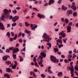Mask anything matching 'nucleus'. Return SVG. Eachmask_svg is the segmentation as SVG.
Masks as SVG:
<instances>
[{
	"instance_id": "obj_1",
	"label": "nucleus",
	"mask_w": 78,
	"mask_h": 78,
	"mask_svg": "<svg viewBox=\"0 0 78 78\" xmlns=\"http://www.w3.org/2000/svg\"><path fill=\"white\" fill-rule=\"evenodd\" d=\"M8 10L6 9H4L3 11L4 13H2V15L1 17V19L2 20H5L4 19L5 18L6 19H9V13L11 12V9Z\"/></svg>"
},
{
	"instance_id": "obj_2",
	"label": "nucleus",
	"mask_w": 78,
	"mask_h": 78,
	"mask_svg": "<svg viewBox=\"0 0 78 78\" xmlns=\"http://www.w3.org/2000/svg\"><path fill=\"white\" fill-rule=\"evenodd\" d=\"M42 37L44 38L43 41L44 42H50V40H51V38H50V36L47 35L46 33H44L42 36Z\"/></svg>"
},
{
	"instance_id": "obj_3",
	"label": "nucleus",
	"mask_w": 78,
	"mask_h": 78,
	"mask_svg": "<svg viewBox=\"0 0 78 78\" xmlns=\"http://www.w3.org/2000/svg\"><path fill=\"white\" fill-rule=\"evenodd\" d=\"M51 60L52 62H54V63H56V62H58L59 61V59H57L56 58V57L51 55V56L50 57Z\"/></svg>"
},
{
	"instance_id": "obj_4",
	"label": "nucleus",
	"mask_w": 78,
	"mask_h": 78,
	"mask_svg": "<svg viewBox=\"0 0 78 78\" xmlns=\"http://www.w3.org/2000/svg\"><path fill=\"white\" fill-rule=\"evenodd\" d=\"M9 49L10 50H13L12 54H14L15 53H17L19 51V48H16V49L14 48L12 46L11 47H9Z\"/></svg>"
},
{
	"instance_id": "obj_5",
	"label": "nucleus",
	"mask_w": 78,
	"mask_h": 78,
	"mask_svg": "<svg viewBox=\"0 0 78 78\" xmlns=\"http://www.w3.org/2000/svg\"><path fill=\"white\" fill-rule=\"evenodd\" d=\"M39 58H38L39 59H40V62H38V64L39 65H41L40 66L41 67H44V65L42 64V62H43V60H42V59H43V57L41 56H39Z\"/></svg>"
},
{
	"instance_id": "obj_6",
	"label": "nucleus",
	"mask_w": 78,
	"mask_h": 78,
	"mask_svg": "<svg viewBox=\"0 0 78 78\" xmlns=\"http://www.w3.org/2000/svg\"><path fill=\"white\" fill-rule=\"evenodd\" d=\"M72 13H73V11L72 10H69L67 11L66 12L67 16L68 17L70 16V15L72 14Z\"/></svg>"
},
{
	"instance_id": "obj_7",
	"label": "nucleus",
	"mask_w": 78,
	"mask_h": 78,
	"mask_svg": "<svg viewBox=\"0 0 78 78\" xmlns=\"http://www.w3.org/2000/svg\"><path fill=\"white\" fill-rule=\"evenodd\" d=\"M19 19V16H15L12 18V21L13 22H16V21L17 20Z\"/></svg>"
},
{
	"instance_id": "obj_8",
	"label": "nucleus",
	"mask_w": 78,
	"mask_h": 78,
	"mask_svg": "<svg viewBox=\"0 0 78 78\" xmlns=\"http://www.w3.org/2000/svg\"><path fill=\"white\" fill-rule=\"evenodd\" d=\"M64 32H65V31H63L62 32L60 33L59 34L60 36H62V37L63 38L65 37L66 36V34L64 33Z\"/></svg>"
},
{
	"instance_id": "obj_9",
	"label": "nucleus",
	"mask_w": 78,
	"mask_h": 78,
	"mask_svg": "<svg viewBox=\"0 0 78 78\" xmlns=\"http://www.w3.org/2000/svg\"><path fill=\"white\" fill-rule=\"evenodd\" d=\"M6 71L8 73H13V71H12V69L8 68L6 69Z\"/></svg>"
},
{
	"instance_id": "obj_10",
	"label": "nucleus",
	"mask_w": 78,
	"mask_h": 78,
	"mask_svg": "<svg viewBox=\"0 0 78 78\" xmlns=\"http://www.w3.org/2000/svg\"><path fill=\"white\" fill-rule=\"evenodd\" d=\"M14 63H15V64H14V65L12 66V69H15L16 68V67H17V66L18 63L17 62L15 61Z\"/></svg>"
},
{
	"instance_id": "obj_11",
	"label": "nucleus",
	"mask_w": 78,
	"mask_h": 78,
	"mask_svg": "<svg viewBox=\"0 0 78 78\" xmlns=\"http://www.w3.org/2000/svg\"><path fill=\"white\" fill-rule=\"evenodd\" d=\"M8 58H9L10 57H9V55H6L4 56L2 58L3 61H7V59Z\"/></svg>"
},
{
	"instance_id": "obj_12",
	"label": "nucleus",
	"mask_w": 78,
	"mask_h": 78,
	"mask_svg": "<svg viewBox=\"0 0 78 78\" xmlns=\"http://www.w3.org/2000/svg\"><path fill=\"white\" fill-rule=\"evenodd\" d=\"M71 29L72 28H71V26H68L67 29V33H70V32H71Z\"/></svg>"
},
{
	"instance_id": "obj_13",
	"label": "nucleus",
	"mask_w": 78,
	"mask_h": 78,
	"mask_svg": "<svg viewBox=\"0 0 78 78\" xmlns=\"http://www.w3.org/2000/svg\"><path fill=\"white\" fill-rule=\"evenodd\" d=\"M40 55H39V56H42V57L43 58H45L46 57V54L45 53L43 52H42L40 53Z\"/></svg>"
},
{
	"instance_id": "obj_14",
	"label": "nucleus",
	"mask_w": 78,
	"mask_h": 78,
	"mask_svg": "<svg viewBox=\"0 0 78 78\" xmlns=\"http://www.w3.org/2000/svg\"><path fill=\"white\" fill-rule=\"evenodd\" d=\"M0 28L2 30H5L4 25H3V24L2 23H0Z\"/></svg>"
},
{
	"instance_id": "obj_15",
	"label": "nucleus",
	"mask_w": 78,
	"mask_h": 78,
	"mask_svg": "<svg viewBox=\"0 0 78 78\" xmlns=\"http://www.w3.org/2000/svg\"><path fill=\"white\" fill-rule=\"evenodd\" d=\"M71 67L69 66L68 68V69L70 70V71H71V70H74V69H73V66L72 65H71Z\"/></svg>"
},
{
	"instance_id": "obj_16",
	"label": "nucleus",
	"mask_w": 78,
	"mask_h": 78,
	"mask_svg": "<svg viewBox=\"0 0 78 78\" xmlns=\"http://www.w3.org/2000/svg\"><path fill=\"white\" fill-rule=\"evenodd\" d=\"M55 3V1L54 0H50L49 1V2H48L49 5H50L51 4H53Z\"/></svg>"
},
{
	"instance_id": "obj_17",
	"label": "nucleus",
	"mask_w": 78,
	"mask_h": 78,
	"mask_svg": "<svg viewBox=\"0 0 78 78\" xmlns=\"http://www.w3.org/2000/svg\"><path fill=\"white\" fill-rule=\"evenodd\" d=\"M71 8H72V9H73V11H76V6L75 5H72L70 7Z\"/></svg>"
},
{
	"instance_id": "obj_18",
	"label": "nucleus",
	"mask_w": 78,
	"mask_h": 78,
	"mask_svg": "<svg viewBox=\"0 0 78 78\" xmlns=\"http://www.w3.org/2000/svg\"><path fill=\"white\" fill-rule=\"evenodd\" d=\"M62 9L64 11H66V10H67V7H65L64 5H63L62 6Z\"/></svg>"
},
{
	"instance_id": "obj_19",
	"label": "nucleus",
	"mask_w": 78,
	"mask_h": 78,
	"mask_svg": "<svg viewBox=\"0 0 78 78\" xmlns=\"http://www.w3.org/2000/svg\"><path fill=\"white\" fill-rule=\"evenodd\" d=\"M37 25H35L33 27L31 28L32 30H34V31H35L36 28H37Z\"/></svg>"
},
{
	"instance_id": "obj_20",
	"label": "nucleus",
	"mask_w": 78,
	"mask_h": 78,
	"mask_svg": "<svg viewBox=\"0 0 78 78\" xmlns=\"http://www.w3.org/2000/svg\"><path fill=\"white\" fill-rule=\"evenodd\" d=\"M57 42H59L60 44H62V41L61 40H59V39H58L56 40Z\"/></svg>"
},
{
	"instance_id": "obj_21",
	"label": "nucleus",
	"mask_w": 78,
	"mask_h": 78,
	"mask_svg": "<svg viewBox=\"0 0 78 78\" xmlns=\"http://www.w3.org/2000/svg\"><path fill=\"white\" fill-rule=\"evenodd\" d=\"M71 77H73L74 76V70H71Z\"/></svg>"
},
{
	"instance_id": "obj_22",
	"label": "nucleus",
	"mask_w": 78,
	"mask_h": 78,
	"mask_svg": "<svg viewBox=\"0 0 78 78\" xmlns=\"http://www.w3.org/2000/svg\"><path fill=\"white\" fill-rule=\"evenodd\" d=\"M58 76H62V72H59L58 73Z\"/></svg>"
},
{
	"instance_id": "obj_23",
	"label": "nucleus",
	"mask_w": 78,
	"mask_h": 78,
	"mask_svg": "<svg viewBox=\"0 0 78 78\" xmlns=\"http://www.w3.org/2000/svg\"><path fill=\"white\" fill-rule=\"evenodd\" d=\"M4 76L5 77H6L7 76V78H10V76L9 75L8 73H6L4 75Z\"/></svg>"
},
{
	"instance_id": "obj_24",
	"label": "nucleus",
	"mask_w": 78,
	"mask_h": 78,
	"mask_svg": "<svg viewBox=\"0 0 78 78\" xmlns=\"http://www.w3.org/2000/svg\"><path fill=\"white\" fill-rule=\"evenodd\" d=\"M37 16L39 17L40 19L42 18V15L40 13H38V15H37Z\"/></svg>"
},
{
	"instance_id": "obj_25",
	"label": "nucleus",
	"mask_w": 78,
	"mask_h": 78,
	"mask_svg": "<svg viewBox=\"0 0 78 78\" xmlns=\"http://www.w3.org/2000/svg\"><path fill=\"white\" fill-rule=\"evenodd\" d=\"M25 25L26 27H28V26H30V25H31V24H29L28 23V22H25Z\"/></svg>"
},
{
	"instance_id": "obj_26",
	"label": "nucleus",
	"mask_w": 78,
	"mask_h": 78,
	"mask_svg": "<svg viewBox=\"0 0 78 78\" xmlns=\"http://www.w3.org/2000/svg\"><path fill=\"white\" fill-rule=\"evenodd\" d=\"M73 16H74V17H75L76 16H77V13L76 12H73Z\"/></svg>"
},
{
	"instance_id": "obj_27",
	"label": "nucleus",
	"mask_w": 78,
	"mask_h": 78,
	"mask_svg": "<svg viewBox=\"0 0 78 78\" xmlns=\"http://www.w3.org/2000/svg\"><path fill=\"white\" fill-rule=\"evenodd\" d=\"M10 34L9 32H8L6 34V35L7 36H8V37H10Z\"/></svg>"
},
{
	"instance_id": "obj_28",
	"label": "nucleus",
	"mask_w": 78,
	"mask_h": 78,
	"mask_svg": "<svg viewBox=\"0 0 78 78\" xmlns=\"http://www.w3.org/2000/svg\"><path fill=\"white\" fill-rule=\"evenodd\" d=\"M74 69L78 71V66H75Z\"/></svg>"
},
{
	"instance_id": "obj_29",
	"label": "nucleus",
	"mask_w": 78,
	"mask_h": 78,
	"mask_svg": "<svg viewBox=\"0 0 78 78\" xmlns=\"http://www.w3.org/2000/svg\"><path fill=\"white\" fill-rule=\"evenodd\" d=\"M54 50L55 51V52L56 53V52H58L59 51V50H58V48H54Z\"/></svg>"
},
{
	"instance_id": "obj_30",
	"label": "nucleus",
	"mask_w": 78,
	"mask_h": 78,
	"mask_svg": "<svg viewBox=\"0 0 78 78\" xmlns=\"http://www.w3.org/2000/svg\"><path fill=\"white\" fill-rule=\"evenodd\" d=\"M47 45L49 46V47L50 48H51V44L50 43H47Z\"/></svg>"
},
{
	"instance_id": "obj_31",
	"label": "nucleus",
	"mask_w": 78,
	"mask_h": 78,
	"mask_svg": "<svg viewBox=\"0 0 78 78\" xmlns=\"http://www.w3.org/2000/svg\"><path fill=\"white\" fill-rule=\"evenodd\" d=\"M12 56H13L14 59H16V55L13 54L12 55Z\"/></svg>"
},
{
	"instance_id": "obj_32",
	"label": "nucleus",
	"mask_w": 78,
	"mask_h": 78,
	"mask_svg": "<svg viewBox=\"0 0 78 78\" xmlns=\"http://www.w3.org/2000/svg\"><path fill=\"white\" fill-rule=\"evenodd\" d=\"M18 41L20 43H22V42H23V40L22 39H20L18 40Z\"/></svg>"
},
{
	"instance_id": "obj_33",
	"label": "nucleus",
	"mask_w": 78,
	"mask_h": 78,
	"mask_svg": "<svg viewBox=\"0 0 78 78\" xmlns=\"http://www.w3.org/2000/svg\"><path fill=\"white\" fill-rule=\"evenodd\" d=\"M17 25V23H13L12 24V27H15V26H16V25Z\"/></svg>"
},
{
	"instance_id": "obj_34",
	"label": "nucleus",
	"mask_w": 78,
	"mask_h": 78,
	"mask_svg": "<svg viewBox=\"0 0 78 78\" xmlns=\"http://www.w3.org/2000/svg\"><path fill=\"white\" fill-rule=\"evenodd\" d=\"M28 10L27 9H24L23 10V12L24 13H25L27 12V11Z\"/></svg>"
},
{
	"instance_id": "obj_35",
	"label": "nucleus",
	"mask_w": 78,
	"mask_h": 78,
	"mask_svg": "<svg viewBox=\"0 0 78 78\" xmlns=\"http://www.w3.org/2000/svg\"><path fill=\"white\" fill-rule=\"evenodd\" d=\"M65 22L66 23H69V20L67 19H65Z\"/></svg>"
},
{
	"instance_id": "obj_36",
	"label": "nucleus",
	"mask_w": 78,
	"mask_h": 78,
	"mask_svg": "<svg viewBox=\"0 0 78 78\" xmlns=\"http://www.w3.org/2000/svg\"><path fill=\"white\" fill-rule=\"evenodd\" d=\"M5 63L7 64V65H9L11 64V62L9 61L8 62H5Z\"/></svg>"
},
{
	"instance_id": "obj_37",
	"label": "nucleus",
	"mask_w": 78,
	"mask_h": 78,
	"mask_svg": "<svg viewBox=\"0 0 78 78\" xmlns=\"http://www.w3.org/2000/svg\"><path fill=\"white\" fill-rule=\"evenodd\" d=\"M73 60L74 59V58H75L76 57V55H75V54L74 53H73Z\"/></svg>"
},
{
	"instance_id": "obj_38",
	"label": "nucleus",
	"mask_w": 78,
	"mask_h": 78,
	"mask_svg": "<svg viewBox=\"0 0 78 78\" xmlns=\"http://www.w3.org/2000/svg\"><path fill=\"white\" fill-rule=\"evenodd\" d=\"M33 61L34 62H36V57H34L33 59Z\"/></svg>"
},
{
	"instance_id": "obj_39",
	"label": "nucleus",
	"mask_w": 78,
	"mask_h": 78,
	"mask_svg": "<svg viewBox=\"0 0 78 78\" xmlns=\"http://www.w3.org/2000/svg\"><path fill=\"white\" fill-rule=\"evenodd\" d=\"M41 76L42 78H44L45 77V75L44 74H41Z\"/></svg>"
},
{
	"instance_id": "obj_40",
	"label": "nucleus",
	"mask_w": 78,
	"mask_h": 78,
	"mask_svg": "<svg viewBox=\"0 0 78 78\" xmlns=\"http://www.w3.org/2000/svg\"><path fill=\"white\" fill-rule=\"evenodd\" d=\"M9 49H8L5 50V52L6 53H9L10 51Z\"/></svg>"
},
{
	"instance_id": "obj_41",
	"label": "nucleus",
	"mask_w": 78,
	"mask_h": 78,
	"mask_svg": "<svg viewBox=\"0 0 78 78\" xmlns=\"http://www.w3.org/2000/svg\"><path fill=\"white\" fill-rule=\"evenodd\" d=\"M18 25L20 27H22V23H20L18 24Z\"/></svg>"
},
{
	"instance_id": "obj_42",
	"label": "nucleus",
	"mask_w": 78,
	"mask_h": 78,
	"mask_svg": "<svg viewBox=\"0 0 78 78\" xmlns=\"http://www.w3.org/2000/svg\"><path fill=\"white\" fill-rule=\"evenodd\" d=\"M21 36H22V32H20V33L18 34V37H20Z\"/></svg>"
},
{
	"instance_id": "obj_43",
	"label": "nucleus",
	"mask_w": 78,
	"mask_h": 78,
	"mask_svg": "<svg viewBox=\"0 0 78 78\" xmlns=\"http://www.w3.org/2000/svg\"><path fill=\"white\" fill-rule=\"evenodd\" d=\"M48 72H49L50 73H53V72L51 71V70H48Z\"/></svg>"
},
{
	"instance_id": "obj_44",
	"label": "nucleus",
	"mask_w": 78,
	"mask_h": 78,
	"mask_svg": "<svg viewBox=\"0 0 78 78\" xmlns=\"http://www.w3.org/2000/svg\"><path fill=\"white\" fill-rule=\"evenodd\" d=\"M61 20L62 21V22H64V21H65V20H64V18L62 17L61 18Z\"/></svg>"
},
{
	"instance_id": "obj_45",
	"label": "nucleus",
	"mask_w": 78,
	"mask_h": 78,
	"mask_svg": "<svg viewBox=\"0 0 78 78\" xmlns=\"http://www.w3.org/2000/svg\"><path fill=\"white\" fill-rule=\"evenodd\" d=\"M12 12L14 13L15 14H16L17 13V11L16 10H13L12 11Z\"/></svg>"
},
{
	"instance_id": "obj_46",
	"label": "nucleus",
	"mask_w": 78,
	"mask_h": 78,
	"mask_svg": "<svg viewBox=\"0 0 78 78\" xmlns=\"http://www.w3.org/2000/svg\"><path fill=\"white\" fill-rule=\"evenodd\" d=\"M34 73V72H33V71H30V75H32Z\"/></svg>"
},
{
	"instance_id": "obj_47",
	"label": "nucleus",
	"mask_w": 78,
	"mask_h": 78,
	"mask_svg": "<svg viewBox=\"0 0 78 78\" xmlns=\"http://www.w3.org/2000/svg\"><path fill=\"white\" fill-rule=\"evenodd\" d=\"M63 44H60L59 45H58V47L59 48H60L61 47H63Z\"/></svg>"
},
{
	"instance_id": "obj_48",
	"label": "nucleus",
	"mask_w": 78,
	"mask_h": 78,
	"mask_svg": "<svg viewBox=\"0 0 78 78\" xmlns=\"http://www.w3.org/2000/svg\"><path fill=\"white\" fill-rule=\"evenodd\" d=\"M62 1V0H59L58 1V4H61V3Z\"/></svg>"
},
{
	"instance_id": "obj_49",
	"label": "nucleus",
	"mask_w": 78,
	"mask_h": 78,
	"mask_svg": "<svg viewBox=\"0 0 78 78\" xmlns=\"http://www.w3.org/2000/svg\"><path fill=\"white\" fill-rule=\"evenodd\" d=\"M33 9L34 10H35L36 11H38V12H39V10H37V8H33Z\"/></svg>"
},
{
	"instance_id": "obj_50",
	"label": "nucleus",
	"mask_w": 78,
	"mask_h": 78,
	"mask_svg": "<svg viewBox=\"0 0 78 78\" xmlns=\"http://www.w3.org/2000/svg\"><path fill=\"white\" fill-rule=\"evenodd\" d=\"M9 40L10 42H12L13 41V39L11 37V38H10Z\"/></svg>"
},
{
	"instance_id": "obj_51",
	"label": "nucleus",
	"mask_w": 78,
	"mask_h": 78,
	"mask_svg": "<svg viewBox=\"0 0 78 78\" xmlns=\"http://www.w3.org/2000/svg\"><path fill=\"white\" fill-rule=\"evenodd\" d=\"M35 66H37V67H39V65H37V62H35Z\"/></svg>"
},
{
	"instance_id": "obj_52",
	"label": "nucleus",
	"mask_w": 78,
	"mask_h": 78,
	"mask_svg": "<svg viewBox=\"0 0 78 78\" xmlns=\"http://www.w3.org/2000/svg\"><path fill=\"white\" fill-rule=\"evenodd\" d=\"M23 61V58H20V62H22V61Z\"/></svg>"
},
{
	"instance_id": "obj_53",
	"label": "nucleus",
	"mask_w": 78,
	"mask_h": 78,
	"mask_svg": "<svg viewBox=\"0 0 78 78\" xmlns=\"http://www.w3.org/2000/svg\"><path fill=\"white\" fill-rule=\"evenodd\" d=\"M9 19H12V16H9Z\"/></svg>"
},
{
	"instance_id": "obj_54",
	"label": "nucleus",
	"mask_w": 78,
	"mask_h": 78,
	"mask_svg": "<svg viewBox=\"0 0 78 78\" xmlns=\"http://www.w3.org/2000/svg\"><path fill=\"white\" fill-rule=\"evenodd\" d=\"M11 34L12 35V36H14V34L12 32H11Z\"/></svg>"
},
{
	"instance_id": "obj_55",
	"label": "nucleus",
	"mask_w": 78,
	"mask_h": 78,
	"mask_svg": "<svg viewBox=\"0 0 78 78\" xmlns=\"http://www.w3.org/2000/svg\"><path fill=\"white\" fill-rule=\"evenodd\" d=\"M68 58H72V55L70 54L68 55Z\"/></svg>"
},
{
	"instance_id": "obj_56",
	"label": "nucleus",
	"mask_w": 78,
	"mask_h": 78,
	"mask_svg": "<svg viewBox=\"0 0 78 78\" xmlns=\"http://www.w3.org/2000/svg\"><path fill=\"white\" fill-rule=\"evenodd\" d=\"M69 25H70L69 26H72V22H70L69 23Z\"/></svg>"
},
{
	"instance_id": "obj_57",
	"label": "nucleus",
	"mask_w": 78,
	"mask_h": 78,
	"mask_svg": "<svg viewBox=\"0 0 78 78\" xmlns=\"http://www.w3.org/2000/svg\"><path fill=\"white\" fill-rule=\"evenodd\" d=\"M61 57L62 58H65V56L64 55H61Z\"/></svg>"
},
{
	"instance_id": "obj_58",
	"label": "nucleus",
	"mask_w": 78,
	"mask_h": 78,
	"mask_svg": "<svg viewBox=\"0 0 78 78\" xmlns=\"http://www.w3.org/2000/svg\"><path fill=\"white\" fill-rule=\"evenodd\" d=\"M22 36L23 37H25V33H23L22 34H21Z\"/></svg>"
},
{
	"instance_id": "obj_59",
	"label": "nucleus",
	"mask_w": 78,
	"mask_h": 78,
	"mask_svg": "<svg viewBox=\"0 0 78 78\" xmlns=\"http://www.w3.org/2000/svg\"><path fill=\"white\" fill-rule=\"evenodd\" d=\"M29 2H35L37 1V0H28Z\"/></svg>"
},
{
	"instance_id": "obj_60",
	"label": "nucleus",
	"mask_w": 78,
	"mask_h": 78,
	"mask_svg": "<svg viewBox=\"0 0 78 78\" xmlns=\"http://www.w3.org/2000/svg\"><path fill=\"white\" fill-rule=\"evenodd\" d=\"M16 9H18V10H19V9H21V8L20 7H17L16 8Z\"/></svg>"
},
{
	"instance_id": "obj_61",
	"label": "nucleus",
	"mask_w": 78,
	"mask_h": 78,
	"mask_svg": "<svg viewBox=\"0 0 78 78\" xmlns=\"http://www.w3.org/2000/svg\"><path fill=\"white\" fill-rule=\"evenodd\" d=\"M9 6H10V7H11V8L13 7V5H12V4H10L9 5Z\"/></svg>"
},
{
	"instance_id": "obj_62",
	"label": "nucleus",
	"mask_w": 78,
	"mask_h": 78,
	"mask_svg": "<svg viewBox=\"0 0 78 78\" xmlns=\"http://www.w3.org/2000/svg\"><path fill=\"white\" fill-rule=\"evenodd\" d=\"M57 24H58V23L57 22H56L54 24V26H56V25H57Z\"/></svg>"
},
{
	"instance_id": "obj_63",
	"label": "nucleus",
	"mask_w": 78,
	"mask_h": 78,
	"mask_svg": "<svg viewBox=\"0 0 78 78\" xmlns=\"http://www.w3.org/2000/svg\"><path fill=\"white\" fill-rule=\"evenodd\" d=\"M68 61L67 59H65L64 60V62H65V63H67V62H68Z\"/></svg>"
},
{
	"instance_id": "obj_64",
	"label": "nucleus",
	"mask_w": 78,
	"mask_h": 78,
	"mask_svg": "<svg viewBox=\"0 0 78 78\" xmlns=\"http://www.w3.org/2000/svg\"><path fill=\"white\" fill-rule=\"evenodd\" d=\"M42 1L41 0H39V4H42Z\"/></svg>"
}]
</instances>
